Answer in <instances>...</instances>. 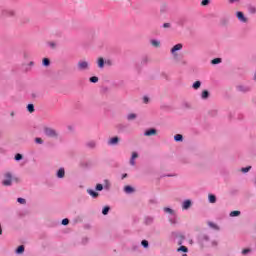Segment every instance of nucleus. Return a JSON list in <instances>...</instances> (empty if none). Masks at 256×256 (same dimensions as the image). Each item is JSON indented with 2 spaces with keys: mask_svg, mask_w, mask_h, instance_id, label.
<instances>
[{
  "mask_svg": "<svg viewBox=\"0 0 256 256\" xmlns=\"http://www.w3.org/2000/svg\"><path fill=\"white\" fill-rule=\"evenodd\" d=\"M144 135L145 137H151L153 135H157V129L151 128L149 130H146Z\"/></svg>",
  "mask_w": 256,
  "mask_h": 256,
  "instance_id": "nucleus-6",
  "label": "nucleus"
},
{
  "mask_svg": "<svg viewBox=\"0 0 256 256\" xmlns=\"http://www.w3.org/2000/svg\"><path fill=\"white\" fill-rule=\"evenodd\" d=\"M182 49H183V44H181V43L176 44L174 47H172L171 53H172V55H174V57H177V54L175 52L181 51Z\"/></svg>",
  "mask_w": 256,
  "mask_h": 256,
  "instance_id": "nucleus-4",
  "label": "nucleus"
},
{
  "mask_svg": "<svg viewBox=\"0 0 256 256\" xmlns=\"http://www.w3.org/2000/svg\"><path fill=\"white\" fill-rule=\"evenodd\" d=\"M209 3H210V0H202L201 5L203 7H205V6L209 5Z\"/></svg>",
  "mask_w": 256,
  "mask_h": 256,
  "instance_id": "nucleus-30",
  "label": "nucleus"
},
{
  "mask_svg": "<svg viewBox=\"0 0 256 256\" xmlns=\"http://www.w3.org/2000/svg\"><path fill=\"white\" fill-rule=\"evenodd\" d=\"M109 209V206L104 207V209L102 210L103 215H107V213H109Z\"/></svg>",
  "mask_w": 256,
  "mask_h": 256,
  "instance_id": "nucleus-29",
  "label": "nucleus"
},
{
  "mask_svg": "<svg viewBox=\"0 0 256 256\" xmlns=\"http://www.w3.org/2000/svg\"><path fill=\"white\" fill-rule=\"evenodd\" d=\"M25 251V246L21 245L17 248L16 253L21 254Z\"/></svg>",
  "mask_w": 256,
  "mask_h": 256,
  "instance_id": "nucleus-18",
  "label": "nucleus"
},
{
  "mask_svg": "<svg viewBox=\"0 0 256 256\" xmlns=\"http://www.w3.org/2000/svg\"><path fill=\"white\" fill-rule=\"evenodd\" d=\"M239 215H241L240 211H232L230 213V217H239Z\"/></svg>",
  "mask_w": 256,
  "mask_h": 256,
  "instance_id": "nucleus-20",
  "label": "nucleus"
},
{
  "mask_svg": "<svg viewBox=\"0 0 256 256\" xmlns=\"http://www.w3.org/2000/svg\"><path fill=\"white\" fill-rule=\"evenodd\" d=\"M199 87H201V81H196V82L193 84V89H199Z\"/></svg>",
  "mask_w": 256,
  "mask_h": 256,
  "instance_id": "nucleus-24",
  "label": "nucleus"
},
{
  "mask_svg": "<svg viewBox=\"0 0 256 256\" xmlns=\"http://www.w3.org/2000/svg\"><path fill=\"white\" fill-rule=\"evenodd\" d=\"M239 91H249V88H245L243 86H239Z\"/></svg>",
  "mask_w": 256,
  "mask_h": 256,
  "instance_id": "nucleus-40",
  "label": "nucleus"
},
{
  "mask_svg": "<svg viewBox=\"0 0 256 256\" xmlns=\"http://www.w3.org/2000/svg\"><path fill=\"white\" fill-rule=\"evenodd\" d=\"M21 159H23V155H21V154H16L15 160H16V161H21Z\"/></svg>",
  "mask_w": 256,
  "mask_h": 256,
  "instance_id": "nucleus-31",
  "label": "nucleus"
},
{
  "mask_svg": "<svg viewBox=\"0 0 256 256\" xmlns=\"http://www.w3.org/2000/svg\"><path fill=\"white\" fill-rule=\"evenodd\" d=\"M130 165L135 166V159L133 158L130 159Z\"/></svg>",
  "mask_w": 256,
  "mask_h": 256,
  "instance_id": "nucleus-43",
  "label": "nucleus"
},
{
  "mask_svg": "<svg viewBox=\"0 0 256 256\" xmlns=\"http://www.w3.org/2000/svg\"><path fill=\"white\" fill-rule=\"evenodd\" d=\"M202 99H208L209 98V91L204 90L201 95Z\"/></svg>",
  "mask_w": 256,
  "mask_h": 256,
  "instance_id": "nucleus-16",
  "label": "nucleus"
},
{
  "mask_svg": "<svg viewBox=\"0 0 256 256\" xmlns=\"http://www.w3.org/2000/svg\"><path fill=\"white\" fill-rule=\"evenodd\" d=\"M57 177H58L59 179H63V177H65V169L60 168V169L58 170V172H57Z\"/></svg>",
  "mask_w": 256,
  "mask_h": 256,
  "instance_id": "nucleus-8",
  "label": "nucleus"
},
{
  "mask_svg": "<svg viewBox=\"0 0 256 256\" xmlns=\"http://www.w3.org/2000/svg\"><path fill=\"white\" fill-rule=\"evenodd\" d=\"M89 195H91V197H99V193L95 192L94 190H88Z\"/></svg>",
  "mask_w": 256,
  "mask_h": 256,
  "instance_id": "nucleus-17",
  "label": "nucleus"
},
{
  "mask_svg": "<svg viewBox=\"0 0 256 256\" xmlns=\"http://www.w3.org/2000/svg\"><path fill=\"white\" fill-rule=\"evenodd\" d=\"M98 67L100 69H103V67H105V60L102 57L98 58Z\"/></svg>",
  "mask_w": 256,
  "mask_h": 256,
  "instance_id": "nucleus-9",
  "label": "nucleus"
},
{
  "mask_svg": "<svg viewBox=\"0 0 256 256\" xmlns=\"http://www.w3.org/2000/svg\"><path fill=\"white\" fill-rule=\"evenodd\" d=\"M27 110L29 111V113H33L35 111V106L33 104H29L27 106Z\"/></svg>",
  "mask_w": 256,
  "mask_h": 256,
  "instance_id": "nucleus-19",
  "label": "nucleus"
},
{
  "mask_svg": "<svg viewBox=\"0 0 256 256\" xmlns=\"http://www.w3.org/2000/svg\"><path fill=\"white\" fill-rule=\"evenodd\" d=\"M43 65L44 67H49V65H51V61L49 60V58L43 59Z\"/></svg>",
  "mask_w": 256,
  "mask_h": 256,
  "instance_id": "nucleus-15",
  "label": "nucleus"
},
{
  "mask_svg": "<svg viewBox=\"0 0 256 256\" xmlns=\"http://www.w3.org/2000/svg\"><path fill=\"white\" fill-rule=\"evenodd\" d=\"M13 181H15V183H19V178L14 177L11 172L4 173V180L2 181V185H4V187H11V185H13Z\"/></svg>",
  "mask_w": 256,
  "mask_h": 256,
  "instance_id": "nucleus-1",
  "label": "nucleus"
},
{
  "mask_svg": "<svg viewBox=\"0 0 256 256\" xmlns=\"http://www.w3.org/2000/svg\"><path fill=\"white\" fill-rule=\"evenodd\" d=\"M151 45L153 47H160L161 46V42L159 40H151Z\"/></svg>",
  "mask_w": 256,
  "mask_h": 256,
  "instance_id": "nucleus-13",
  "label": "nucleus"
},
{
  "mask_svg": "<svg viewBox=\"0 0 256 256\" xmlns=\"http://www.w3.org/2000/svg\"><path fill=\"white\" fill-rule=\"evenodd\" d=\"M247 253H251V250L250 249L242 250V255H247Z\"/></svg>",
  "mask_w": 256,
  "mask_h": 256,
  "instance_id": "nucleus-38",
  "label": "nucleus"
},
{
  "mask_svg": "<svg viewBox=\"0 0 256 256\" xmlns=\"http://www.w3.org/2000/svg\"><path fill=\"white\" fill-rule=\"evenodd\" d=\"M143 101H144V103H149V98H148L147 96H145V97L143 98Z\"/></svg>",
  "mask_w": 256,
  "mask_h": 256,
  "instance_id": "nucleus-44",
  "label": "nucleus"
},
{
  "mask_svg": "<svg viewBox=\"0 0 256 256\" xmlns=\"http://www.w3.org/2000/svg\"><path fill=\"white\" fill-rule=\"evenodd\" d=\"M125 177H127V174H124V175L122 176V179H125Z\"/></svg>",
  "mask_w": 256,
  "mask_h": 256,
  "instance_id": "nucleus-51",
  "label": "nucleus"
},
{
  "mask_svg": "<svg viewBox=\"0 0 256 256\" xmlns=\"http://www.w3.org/2000/svg\"><path fill=\"white\" fill-rule=\"evenodd\" d=\"M141 244L143 247H149V242L147 240H143Z\"/></svg>",
  "mask_w": 256,
  "mask_h": 256,
  "instance_id": "nucleus-34",
  "label": "nucleus"
},
{
  "mask_svg": "<svg viewBox=\"0 0 256 256\" xmlns=\"http://www.w3.org/2000/svg\"><path fill=\"white\" fill-rule=\"evenodd\" d=\"M165 213H169L170 215H172L173 210L171 208H164Z\"/></svg>",
  "mask_w": 256,
  "mask_h": 256,
  "instance_id": "nucleus-36",
  "label": "nucleus"
},
{
  "mask_svg": "<svg viewBox=\"0 0 256 256\" xmlns=\"http://www.w3.org/2000/svg\"><path fill=\"white\" fill-rule=\"evenodd\" d=\"M137 157H139V154H137V152H133L131 159H137Z\"/></svg>",
  "mask_w": 256,
  "mask_h": 256,
  "instance_id": "nucleus-39",
  "label": "nucleus"
},
{
  "mask_svg": "<svg viewBox=\"0 0 256 256\" xmlns=\"http://www.w3.org/2000/svg\"><path fill=\"white\" fill-rule=\"evenodd\" d=\"M235 1H239V0H229V3H235Z\"/></svg>",
  "mask_w": 256,
  "mask_h": 256,
  "instance_id": "nucleus-47",
  "label": "nucleus"
},
{
  "mask_svg": "<svg viewBox=\"0 0 256 256\" xmlns=\"http://www.w3.org/2000/svg\"><path fill=\"white\" fill-rule=\"evenodd\" d=\"M163 27H164V29H169V27H171V24H169V23H164V24H163Z\"/></svg>",
  "mask_w": 256,
  "mask_h": 256,
  "instance_id": "nucleus-41",
  "label": "nucleus"
},
{
  "mask_svg": "<svg viewBox=\"0 0 256 256\" xmlns=\"http://www.w3.org/2000/svg\"><path fill=\"white\" fill-rule=\"evenodd\" d=\"M127 119L129 120V121H133V119H137V114H129L128 116H127Z\"/></svg>",
  "mask_w": 256,
  "mask_h": 256,
  "instance_id": "nucleus-22",
  "label": "nucleus"
},
{
  "mask_svg": "<svg viewBox=\"0 0 256 256\" xmlns=\"http://www.w3.org/2000/svg\"><path fill=\"white\" fill-rule=\"evenodd\" d=\"M79 71H87L89 69V62L87 61H79L78 62Z\"/></svg>",
  "mask_w": 256,
  "mask_h": 256,
  "instance_id": "nucleus-3",
  "label": "nucleus"
},
{
  "mask_svg": "<svg viewBox=\"0 0 256 256\" xmlns=\"http://www.w3.org/2000/svg\"><path fill=\"white\" fill-rule=\"evenodd\" d=\"M250 13H256V8L255 7L250 8Z\"/></svg>",
  "mask_w": 256,
  "mask_h": 256,
  "instance_id": "nucleus-45",
  "label": "nucleus"
},
{
  "mask_svg": "<svg viewBox=\"0 0 256 256\" xmlns=\"http://www.w3.org/2000/svg\"><path fill=\"white\" fill-rule=\"evenodd\" d=\"M124 191H125V193H133V191H135V189H133V187H131V186H125Z\"/></svg>",
  "mask_w": 256,
  "mask_h": 256,
  "instance_id": "nucleus-14",
  "label": "nucleus"
},
{
  "mask_svg": "<svg viewBox=\"0 0 256 256\" xmlns=\"http://www.w3.org/2000/svg\"><path fill=\"white\" fill-rule=\"evenodd\" d=\"M236 17L241 21V23H247V18L245 17V14H243V12H237Z\"/></svg>",
  "mask_w": 256,
  "mask_h": 256,
  "instance_id": "nucleus-5",
  "label": "nucleus"
},
{
  "mask_svg": "<svg viewBox=\"0 0 256 256\" xmlns=\"http://www.w3.org/2000/svg\"><path fill=\"white\" fill-rule=\"evenodd\" d=\"M10 15H15V12L14 11H10Z\"/></svg>",
  "mask_w": 256,
  "mask_h": 256,
  "instance_id": "nucleus-49",
  "label": "nucleus"
},
{
  "mask_svg": "<svg viewBox=\"0 0 256 256\" xmlns=\"http://www.w3.org/2000/svg\"><path fill=\"white\" fill-rule=\"evenodd\" d=\"M29 65H30L31 67H33V65H35V63H33V61H31V62L29 63Z\"/></svg>",
  "mask_w": 256,
  "mask_h": 256,
  "instance_id": "nucleus-48",
  "label": "nucleus"
},
{
  "mask_svg": "<svg viewBox=\"0 0 256 256\" xmlns=\"http://www.w3.org/2000/svg\"><path fill=\"white\" fill-rule=\"evenodd\" d=\"M48 45L52 48L55 49L57 47V44L55 42H49Z\"/></svg>",
  "mask_w": 256,
  "mask_h": 256,
  "instance_id": "nucleus-35",
  "label": "nucleus"
},
{
  "mask_svg": "<svg viewBox=\"0 0 256 256\" xmlns=\"http://www.w3.org/2000/svg\"><path fill=\"white\" fill-rule=\"evenodd\" d=\"M189 207H191V200H186L183 202L182 208L187 210L189 209Z\"/></svg>",
  "mask_w": 256,
  "mask_h": 256,
  "instance_id": "nucleus-10",
  "label": "nucleus"
},
{
  "mask_svg": "<svg viewBox=\"0 0 256 256\" xmlns=\"http://www.w3.org/2000/svg\"><path fill=\"white\" fill-rule=\"evenodd\" d=\"M99 81V78L96 76L90 77V82L91 83H97Z\"/></svg>",
  "mask_w": 256,
  "mask_h": 256,
  "instance_id": "nucleus-26",
  "label": "nucleus"
},
{
  "mask_svg": "<svg viewBox=\"0 0 256 256\" xmlns=\"http://www.w3.org/2000/svg\"><path fill=\"white\" fill-rule=\"evenodd\" d=\"M178 251H183V253H187V251H189V249H187L186 246H180V247L178 248Z\"/></svg>",
  "mask_w": 256,
  "mask_h": 256,
  "instance_id": "nucleus-25",
  "label": "nucleus"
},
{
  "mask_svg": "<svg viewBox=\"0 0 256 256\" xmlns=\"http://www.w3.org/2000/svg\"><path fill=\"white\" fill-rule=\"evenodd\" d=\"M62 225H69V219H67V218L63 219Z\"/></svg>",
  "mask_w": 256,
  "mask_h": 256,
  "instance_id": "nucleus-37",
  "label": "nucleus"
},
{
  "mask_svg": "<svg viewBox=\"0 0 256 256\" xmlns=\"http://www.w3.org/2000/svg\"><path fill=\"white\" fill-rule=\"evenodd\" d=\"M174 140H175V141H183V135H181V134H176V135L174 136Z\"/></svg>",
  "mask_w": 256,
  "mask_h": 256,
  "instance_id": "nucleus-23",
  "label": "nucleus"
},
{
  "mask_svg": "<svg viewBox=\"0 0 256 256\" xmlns=\"http://www.w3.org/2000/svg\"><path fill=\"white\" fill-rule=\"evenodd\" d=\"M44 133L47 137L55 138L58 136L57 131H55V129L53 128H48V127L44 128Z\"/></svg>",
  "mask_w": 256,
  "mask_h": 256,
  "instance_id": "nucleus-2",
  "label": "nucleus"
},
{
  "mask_svg": "<svg viewBox=\"0 0 256 256\" xmlns=\"http://www.w3.org/2000/svg\"><path fill=\"white\" fill-rule=\"evenodd\" d=\"M18 203H20L21 205H25V203H27V201L24 198H18L17 199Z\"/></svg>",
  "mask_w": 256,
  "mask_h": 256,
  "instance_id": "nucleus-28",
  "label": "nucleus"
},
{
  "mask_svg": "<svg viewBox=\"0 0 256 256\" xmlns=\"http://www.w3.org/2000/svg\"><path fill=\"white\" fill-rule=\"evenodd\" d=\"M212 65H219L221 63V58H215L211 61Z\"/></svg>",
  "mask_w": 256,
  "mask_h": 256,
  "instance_id": "nucleus-21",
  "label": "nucleus"
},
{
  "mask_svg": "<svg viewBox=\"0 0 256 256\" xmlns=\"http://www.w3.org/2000/svg\"><path fill=\"white\" fill-rule=\"evenodd\" d=\"M96 191H103V185L102 184H97L96 185Z\"/></svg>",
  "mask_w": 256,
  "mask_h": 256,
  "instance_id": "nucleus-32",
  "label": "nucleus"
},
{
  "mask_svg": "<svg viewBox=\"0 0 256 256\" xmlns=\"http://www.w3.org/2000/svg\"><path fill=\"white\" fill-rule=\"evenodd\" d=\"M167 3H162L161 6H160V12L161 13H167Z\"/></svg>",
  "mask_w": 256,
  "mask_h": 256,
  "instance_id": "nucleus-11",
  "label": "nucleus"
},
{
  "mask_svg": "<svg viewBox=\"0 0 256 256\" xmlns=\"http://www.w3.org/2000/svg\"><path fill=\"white\" fill-rule=\"evenodd\" d=\"M0 235H3V229L1 228V224H0Z\"/></svg>",
  "mask_w": 256,
  "mask_h": 256,
  "instance_id": "nucleus-46",
  "label": "nucleus"
},
{
  "mask_svg": "<svg viewBox=\"0 0 256 256\" xmlns=\"http://www.w3.org/2000/svg\"><path fill=\"white\" fill-rule=\"evenodd\" d=\"M35 143H38V145H42V144H43V139H41V138H36V139H35Z\"/></svg>",
  "mask_w": 256,
  "mask_h": 256,
  "instance_id": "nucleus-33",
  "label": "nucleus"
},
{
  "mask_svg": "<svg viewBox=\"0 0 256 256\" xmlns=\"http://www.w3.org/2000/svg\"><path fill=\"white\" fill-rule=\"evenodd\" d=\"M241 171H242V173H249V171H251V166L242 168Z\"/></svg>",
  "mask_w": 256,
  "mask_h": 256,
  "instance_id": "nucleus-27",
  "label": "nucleus"
},
{
  "mask_svg": "<svg viewBox=\"0 0 256 256\" xmlns=\"http://www.w3.org/2000/svg\"><path fill=\"white\" fill-rule=\"evenodd\" d=\"M106 63H108V65H111V60H108Z\"/></svg>",
  "mask_w": 256,
  "mask_h": 256,
  "instance_id": "nucleus-50",
  "label": "nucleus"
},
{
  "mask_svg": "<svg viewBox=\"0 0 256 256\" xmlns=\"http://www.w3.org/2000/svg\"><path fill=\"white\" fill-rule=\"evenodd\" d=\"M95 145H96L95 142H89L88 143V147H92L93 148V147H95Z\"/></svg>",
  "mask_w": 256,
  "mask_h": 256,
  "instance_id": "nucleus-42",
  "label": "nucleus"
},
{
  "mask_svg": "<svg viewBox=\"0 0 256 256\" xmlns=\"http://www.w3.org/2000/svg\"><path fill=\"white\" fill-rule=\"evenodd\" d=\"M208 199H209V203H216L217 202V197H215V195H213V194H210L208 196Z\"/></svg>",
  "mask_w": 256,
  "mask_h": 256,
  "instance_id": "nucleus-12",
  "label": "nucleus"
},
{
  "mask_svg": "<svg viewBox=\"0 0 256 256\" xmlns=\"http://www.w3.org/2000/svg\"><path fill=\"white\" fill-rule=\"evenodd\" d=\"M13 115H15V113L12 112V113H11V117H13Z\"/></svg>",
  "mask_w": 256,
  "mask_h": 256,
  "instance_id": "nucleus-52",
  "label": "nucleus"
},
{
  "mask_svg": "<svg viewBox=\"0 0 256 256\" xmlns=\"http://www.w3.org/2000/svg\"><path fill=\"white\" fill-rule=\"evenodd\" d=\"M119 143V137H113L108 141L109 145H117Z\"/></svg>",
  "mask_w": 256,
  "mask_h": 256,
  "instance_id": "nucleus-7",
  "label": "nucleus"
}]
</instances>
